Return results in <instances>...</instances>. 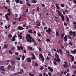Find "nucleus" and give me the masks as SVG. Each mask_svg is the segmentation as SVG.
Returning <instances> with one entry per match:
<instances>
[{
    "label": "nucleus",
    "instance_id": "aec40b11",
    "mask_svg": "<svg viewBox=\"0 0 76 76\" xmlns=\"http://www.w3.org/2000/svg\"><path fill=\"white\" fill-rule=\"evenodd\" d=\"M32 56L33 57H31V58L33 60H35V55L34 54H32Z\"/></svg>",
    "mask_w": 76,
    "mask_h": 76
},
{
    "label": "nucleus",
    "instance_id": "c03bdc74",
    "mask_svg": "<svg viewBox=\"0 0 76 76\" xmlns=\"http://www.w3.org/2000/svg\"><path fill=\"white\" fill-rule=\"evenodd\" d=\"M10 65H9L8 66V69H10Z\"/></svg>",
    "mask_w": 76,
    "mask_h": 76
},
{
    "label": "nucleus",
    "instance_id": "37998d69",
    "mask_svg": "<svg viewBox=\"0 0 76 76\" xmlns=\"http://www.w3.org/2000/svg\"><path fill=\"white\" fill-rule=\"evenodd\" d=\"M16 58V59H17V60H20V58L18 57V58Z\"/></svg>",
    "mask_w": 76,
    "mask_h": 76
},
{
    "label": "nucleus",
    "instance_id": "c85d7f7f",
    "mask_svg": "<svg viewBox=\"0 0 76 76\" xmlns=\"http://www.w3.org/2000/svg\"><path fill=\"white\" fill-rule=\"evenodd\" d=\"M59 51L60 52V54H63V52H62L61 50L59 49Z\"/></svg>",
    "mask_w": 76,
    "mask_h": 76
},
{
    "label": "nucleus",
    "instance_id": "c756f323",
    "mask_svg": "<svg viewBox=\"0 0 76 76\" xmlns=\"http://www.w3.org/2000/svg\"><path fill=\"white\" fill-rule=\"evenodd\" d=\"M24 59H25V56L23 55L22 56V60H24Z\"/></svg>",
    "mask_w": 76,
    "mask_h": 76
},
{
    "label": "nucleus",
    "instance_id": "412c9836",
    "mask_svg": "<svg viewBox=\"0 0 76 76\" xmlns=\"http://www.w3.org/2000/svg\"><path fill=\"white\" fill-rule=\"evenodd\" d=\"M28 32L29 33H30V34H32V30L31 29L28 30Z\"/></svg>",
    "mask_w": 76,
    "mask_h": 76
},
{
    "label": "nucleus",
    "instance_id": "49530a36",
    "mask_svg": "<svg viewBox=\"0 0 76 76\" xmlns=\"http://www.w3.org/2000/svg\"><path fill=\"white\" fill-rule=\"evenodd\" d=\"M26 4L28 5V6H30V4H28V3H26Z\"/></svg>",
    "mask_w": 76,
    "mask_h": 76
},
{
    "label": "nucleus",
    "instance_id": "79ce46f5",
    "mask_svg": "<svg viewBox=\"0 0 76 76\" xmlns=\"http://www.w3.org/2000/svg\"><path fill=\"white\" fill-rule=\"evenodd\" d=\"M69 45L72 46V43L71 42H69Z\"/></svg>",
    "mask_w": 76,
    "mask_h": 76
},
{
    "label": "nucleus",
    "instance_id": "603ef678",
    "mask_svg": "<svg viewBox=\"0 0 76 76\" xmlns=\"http://www.w3.org/2000/svg\"><path fill=\"white\" fill-rule=\"evenodd\" d=\"M28 11H29V10L28 9L26 10V13H28Z\"/></svg>",
    "mask_w": 76,
    "mask_h": 76
},
{
    "label": "nucleus",
    "instance_id": "a18cd8bd",
    "mask_svg": "<svg viewBox=\"0 0 76 76\" xmlns=\"http://www.w3.org/2000/svg\"><path fill=\"white\" fill-rule=\"evenodd\" d=\"M66 53H67V54H69L70 53V52H69L68 50L66 51Z\"/></svg>",
    "mask_w": 76,
    "mask_h": 76
},
{
    "label": "nucleus",
    "instance_id": "7ed1b4c3",
    "mask_svg": "<svg viewBox=\"0 0 76 76\" xmlns=\"http://www.w3.org/2000/svg\"><path fill=\"white\" fill-rule=\"evenodd\" d=\"M58 13V15L59 16H61L63 21H64V16L62 14H61V12H60V11L58 10H57Z\"/></svg>",
    "mask_w": 76,
    "mask_h": 76
},
{
    "label": "nucleus",
    "instance_id": "0eeeda50",
    "mask_svg": "<svg viewBox=\"0 0 76 76\" xmlns=\"http://www.w3.org/2000/svg\"><path fill=\"white\" fill-rule=\"evenodd\" d=\"M17 49L18 50H20V48L22 50H23V47L22 46H21L20 47V46H17Z\"/></svg>",
    "mask_w": 76,
    "mask_h": 76
},
{
    "label": "nucleus",
    "instance_id": "f8f14e48",
    "mask_svg": "<svg viewBox=\"0 0 76 76\" xmlns=\"http://www.w3.org/2000/svg\"><path fill=\"white\" fill-rule=\"evenodd\" d=\"M18 28L19 30H22L23 29H24V28L21 26H19L18 27Z\"/></svg>",
    "mask_w": 76,
    "mask_h": 76
},
{
    "label": "nucleus",
    "instance_id": "680f3d73",
    "mask_svg": "<svg viewBox=\"0 0 76 76\" xmlns=\"http://www.w3.org/2000/svg\"><path fill=\"white\" fill-rule=\"evenodd\" d=\"M74 29H76V25H74Z\"/></svg>",
    "mask_w": 76,
    "mask_h": 76
},
{
    "label": "nucleus",
    "instance_id": "864d4df0",
    "mask_svg": "<svg viewBox=\"0 0 76 76\" xmlns=\"http://www.w3.org/2000/svg\"><path fill=\"white\" fill-rule=\"evenodd\" d=\"M68 38L69 39H71V38H71V37H70V36H68Z\"/></svg>",
    "mask_w": 76,
    "mask_h": 76
},
{
    "label": "nucleus",
    "instance_id": "7c9ffc66",
    "mask_svg": "<svg viewBox=\"0 0 76 76\" xmlns=\"http://www.w3.org/2000/svg\"><path fill=\"white\" fill-rule=\"evenodd\" d=\"M29 75H30V76H34V75L32 74L31 73H29Z\"/></svg>",
    "mask_w": 76,
    "mask_h": 76
},
{
    "label": "nucleus",
    "instance_id": "f704fd0d",
    "mask_svg": "<svg viewBox=\"0 0 76 76\" xmlns=\"http://www.w3.org/2000/svg\"><path fill=\"white\" fill-rule=\"evenodd\" d=\"M15 63L14 61H13L11 62L12 65H13L15 64Z\"/></svg>",
    "mask_w": 76,
    "mask_h": 76
},
{
    "label": "nucleus",
    "instance_id": "052dcab7",
    "mask_svg": "<svg viewBox=\"0 0 76 76\" xmlns=\"http://www.w3.org/2000/svg\"><path fill=\"white\" fill-rule=\"evenodd\" d=\"M64 25H65V26H66V25H67V24H66V22H64Z\"/></svg>",
    "mask_w": 76,
    "mask_h": 76
},
{
    "label": "nucleus",
    "instance_id": "6ab92c4d",
    "mask_svg": "<svg viewBox=\"0 0 76 76\" xmlns=\"http://www.w3.org/2000/svg\"><path fill=\"white\" fill-rule=\"evenodd\" d=\"M56 7H57V8L59 10H60V7H59V5L56 4Z\"/></svg>",
    "mask_w": 76,
    "mask_h": 76
},
{
    "label": "nucleus",
    "instance_id": "f3484780",
    "mask_svg": "<svg viewBox=\"0 0 76 76\" xmlns=\"http://www.w3.org/2000/svg\"><path fill=\"white\" fill-rule=\"evenodd\" d=\"M66 21H67V22H69V18L67 16H66Z\"/></svg>",
    "mask_w": 76,
    "mask_h": 76
},
{
    "label": "nucleus",
    "instance_id": "c9c22d12",
    "mask_svg": "<svg viewBox=\"0 0 76 76\" xmlns=\"http://www.w3.org/2000/svg\"><path fill=\"white\" fill-rule=\"evenodd\" d=\"M37 11H39V7H37Z\"/></svg>",
    "mask_w": 76,
    "mask_h": 76
},
{
    "label": "nucleus",
    "instance_id": "a211bd4d",
    "mask_svg": "<svg viewBox=\"0 0 76 76\" xmlns=\"http://www.w3.org/2000/svg\"><path fill=\"white\" fill-rule=\"evenodd\" d=\"M27 61L28 63H30L31 61V59L30 58H27Z\"/></svg>",
    "mask_w": 76,
    "mask_h": 76
},
{
    "label": "nucleus",
    "instance_id": "bb28decb",
    "mask_svg": "<svg viewBox=\"0 0 76 76\" xmlns=\"http://www.w3.org/2000/svg\"><path fill=\"white\" fill-rule=\"evenodd\" d=\"M71 53H72V54H75L76 53L75 51V50H74V51H71Z\"/></svg>",
    "mask_w": 76,
    "mask_h": 76
},
{
    "label": "nucleus",
    "instance_id": "58836bf2",
    "mask_svg": "<svg viewBox=\"0 0 76 76\" xmlns=\"http://www.w3.org/2000/svg\"><path fill=\"white\" fill-rule=\"evenodd\" d=\"M44 69V67L43 66H42L40 67V70H43Z\"/></svg>",
    "mask_w": 76,
    "mask_h": 76
},
{
    "label": "nucleus",
    "instance_id": "f257e3e1",
    "mask_svg": "<svg viewBox=\"0 0 76 76\" xmlns=\"http://www.w3.org/2000/svg\"><path fill=\"white\" fill-rule=\"evenodd\" d=\"M26 39L27 41L28 42H35V40L32 39V37H31L29 34H28L26 35Z\"/></svg>",
    "mask_w": 76,
    "mask_h": 76
},
{
    "label": "nucleus",
    "instance_id": "13d9d810",
    "mask_svg": "<svg viewBox=\"0 0 76 76\" xmlns=\"http://www.w3.org/2000/svg\"><path fill=\"white\" fill-rule=\"evenodd\" d=\"M35 65L36 66H38V64H37V63H36L35 64Z\"/></svg>",
    "mask_w": 76,
    "mask_h": 76
},
{
    "label": "nucleus",
    "instance_id": "4be33fe9",
    "mask_svg": "<svg viewBox=\"0 0 76 76\" xmlns=\"http://www.w3.org/2000/svg\"><path fill=\"white\" fill-rule=\"evenodd\" d=\"M8 47L7 45H5L4 46V48H6Z\"/></svg>",
    "mask_w": 76,
    "mask_h": 76
},
{
    "label": "nucleus",
    "instance_id": "8fccbe9b",
    "mask_svg": "<svg viewBox=\"0 0 76 76\" xmlns=\"http://www.w3.org/2000/svg\"><path fill=\"white\" fill-rule=\"evenodd\" d=\"M48 75H49V76H51V73H49Z\"/></svg>",
    "mask_w": 76,
    "mask_h": 76
},
{
    "label": "nucleus",
    "instance_id": "09e8293b",
    "mask_svg": "<svg viewBox=\"0 0 76 76\" xmlns=\"http://www.w3.org/2000/svg\"><path fill=\"white\" fill-rule=\"evenodd\" d=\"M69 34L70 35H71L72 34V31L69 32Z\"/></svg>",
    "mask_w": 76,
    "mask_h": 76
},
{
    "label": "nucleus",
    "instance_id": "423d86ee",
    "mask_svg": "<svg viewBox=\"0 0 76 76\" xmlns=\"http://www.w3.org/2000/svg\"><path fill=\"white\" fill-rule=\"evenodd\" d=\"M0 70H2L3 72L5 71V69H4L3 66H1L0 67Z\"/></svg>",
    "mask_w": 76,
    "mask_h": 76
},
{
    "label": "nucleus",
    "instance_id": "9d476101",
    "mask_svg": "<svg viewBox=\"0 0 76 76\" xmlns=\"http://www.w3.org/2000/svg\"><path fill=\"white\" fill-rule=\"evenodd\" d=\"M68 56H70V57H72V59L71 61H72V62L74 60V57H73V56L71 55H68Z\"/></svg>",
    "mask_w": 76,
    "mask_h": 76
},
{
    "label": "nucleus",
    "instance_id": "e433bc0d",
    "mask_svg": "<svg viewBox=\"0 0 76 76\" xmlns=\"http://www.w3.org/2000/svg\"><path fill=\"white\" fill-rule=\"evenodd\" d=\"M21 18H22V17L21 16H20V17H19L18 18V20L19 21H20V19H21Z\"/></svg>",
    "mask_w": 76,
    "mask_h": 76
},
{
    "label": "nucleus",
    "instance_id": "2eb2a0df",
    "mask_svg": "<svg viewBox=\"0 0 76 76\" xmlns=\"http://www.w3.org/2000/svg\"><path fill=\"white\" fill-rule=\"evenodd\" d=\"M48 69H49V70H50V71H51V72H52L53 71L52 68H51V67H50L48 66Z\"/></svg>",
    "mask_w": 76,
    "mask_h": 76
},
{
    "label": "nucleus",
    "instance_id": "473e14b6",
    "mask_svg": "<svg viewBox=\"0 0 76 76\" xmlns=\"http://www.w3.org/2000/svg\"><path fill=\"white\" fill-rule=\"evenodd\" d=\"M73 35H74V37H75V35H76V33L75 32H74L72 33Z\"/></svg>",
    "mask_w": 76,
    "mask_h": 76
},
{
    "label": "nucleus",
    "instance_id": "5fc2aeb1",
    "mask_svg": "<svg viewBox=\"0 0 76 76\" xmlns=\"http://www.w3.org/2000/svg\"><path fill=\"white\" fill-rule=\"evenodd\" d=\"M61 7H64V4H62L61 5Z\"/></svg>",
    "mask_w": 76,
    "mask_h": 76
},
{
    "label": "nucleus",
    "instance_id": "338daca9",
    "mask_svg": "<svg viewBox=\"0 0 76 76\" xmlns=\"http://www.w3.org/2000/svg\"><path fill=\"white\" fill-rule=\"evenodd\" d=\"M47 59L48 60H50V58H49V57L47 56Z\"/></svg>",
    "mask_w": 76,
    "mask_h": 76
},
{
    "label": "nucleus",
    "instance_id": "e2e57ef3",
    "mask_svg": "<svg viewBox=\"0 0 76 76\" xmlns=\"http://www.w3.org/2000/svg\"><path fill=\"white\" fill-rule=\"evenodd\" d=\"M15 54H16V55H17V56L18 55V53L17 52H15Z\"/></svg>",
    "mask_w": 76,
    "mask_h": 76
},
{
    "label": "nucleus",
    "instance_id": "393cba45",
    "mask_svg": "<svg viewBox=\"0 0 76 76\" xmlns=\"http://www.w3.org/2000/svg\"><path fill=\"white\" fill-rule=\"evenodd\" d=\"M32 3H37V1L35 0H33Z\"/></svg>",
    "mask_w": 76,
    "mask_h": 76
},
{
    "label": "nucleus",
    "instance_id": "4c0bfd02",
    "mask_svg": "<svg viewBox=\"0 0 76 76\" xmlns=\"http://www.w3.org/2000/svg\"><path fill=\"white\" fill-rule=\"evenodd\" d=\"M48 75V74H47L46 73H44L43 74V76H46V75Z\"/></svg>",
    "mask_w": 76,
    "mask_h": 76
},
{
    "label": "nucleus",
    "instance_id": "6e6552de",
    "mask_svg": "<svg viewBox=\"0 0 76 76\" xmlns=\"http://www.w3.org/2000/svg\"><path fill=\"white\" fill-rule=\"evenodd\" d=\"M39 56L40 57V58H42V61H43V62H44V58L43 57V56L42 54H40Z\"/></svg>",
    "mask_w": 76,
    "mask_h": 76
},
{
    "label": "nucleus",
    "instance_id": "69168bd1",
    "mask_svg": "<svg viewBox=\"0 0 76 76\" xmlns=\"http://www.w3.org/2000/svg\"><path fill=\"white\" fill-rule=\"evenodd\" d=\"M39 51H41V48H39Z\"/></svg>",
    "mask_w": 76,
    "mask_h": 76
},
{
    "label": "nucleus",
    "instance_id": "ddd939ff",
    "mask_svg": "<svg viewBox=\"0 0 76 76\" xmlns=\"http://www.w3.org/2000/svg\"><path fill=\"white\" fill-rule=\"evenodd\" d=\"M52 30H51V29L50 28H48V30H46V32H51Z\"/></svg>",
    "mask_w": 76,
    "mask_h": 76
},
{
    "label": "nucleus",
    "instance_id": "0e129e2a",
    "mask_svg": "<svg viewBox=\"0 0 76 76\" xmlns=\"http://www.w3.org/2000/svg\"><path fill=\"white\" fill-rule=\"evenodd\" d=\"M14 49H15V48H12L11 49V50L13 51Z\"/></svg>",
    "mask_w": 76,
    "mask_h": 76
},
{
    "label": "nucleus",
    "instance_id": "a878e982",
    "mask_svg": "<svg viewBox=\"0 0 76 76\" xmlns=\"http://www.w3.org/2000/svg\"><path fill=\"white\" fill-rule=\"evenodd\" d=\"M64 36V34L63 33L61 35V38H63Z\"/></svg>",
    "mask_w": 76,
    "mask_h": 76
},
{
    "label": "nucleus",
    "instance_id": "2f4dec72",
    "mask_svg": "<svg viewBox=\"0 0 76 76\" xmlns=\"http://www.w3.org/2000/svg\"><path fill=\"white\" fill-rule=\"evenodd\" d=\"M15 1L17 3H19V0H16Z\"/></svg>",
    "mask_w": 76,
    "mask_h": 76
},
{
    "label": "nucleus",
    "instance_id": "9b49d317",
    "mask_svg": "<svg viewBox=\"0 0 76 76\" xmlns=\"http://www.w3.org/2000/svg\"><path fill=\"white\" fill-rule=\"evenodd\" d=\"M22 34V33H20V34H18V37H19L20 39H22V36L21 35Z\"/></svg>",
    "mask_w": 76,
    "mask_h": 76
},
{
    "label": "nucleus",
    "instance_id": "bf43d9fd",
    "mask_svg": "<svg viewBox=\"0 0 76 76\" xmlns=\"http://www.w3.org/2000/svg\"><path fill=\"white\" fill-rule=\"evenodd\" d=\"M33 32L34 33V34H36V31H33Z\"/></svg>",
    "mask_w": 76,
    "mask_h": 76
},
{
    "label": "nucleus",
    "instance_id": "4d7b16f0",
    "mask_svg": "<svg viewBox=\"0 0 76 76\" xmlns=\"http://www.w3.org/2000/svg\"><path fill=\"white\" fill-rule=\"evenodd\" d=\"M44 29H47V28L46 27H44Z\"/></svg>",
    "mask_w": 76,
    "mask_h": 76
},
{
    "label": "nucleus",
    "instance_id": "cd10ccee",
    "mask_svg": "<svg viewBox=\"0 0 76 76\" xmlns=\"http://www.w3.org/2000/svg\"><path fill=\"white\" fill-rule=\"evenodd\" d=\"M8 37L9 38H11L12 37V35L11 34H9L8 35Z\"/></svg>",
    "mask_w": 76,
    "mask_h": 76
},
{
    "label": "nucleus",
    "instance_id": "6e6d98bb",
    "mask_svg": "<svg viewBox=\"0 0 76 76\" xmlns=\"http://www.w3.org/2000/svg\"><path fill=\"white\" fill-rule=\"evenodd\" d=\"M23 27H24V28H25V26H26V25L25 24H24L23 25Z\"/></svg>",
    "mask_w": 76,
    "mask_h": 76
},
{
    "label": "nucleus",
    "instance_id": "dca6fc26",
    "mask_svg": "<svg viewBox=\"0 0 76 76\" xmlns=\"http://www.w3.org/2000/svg\"><path fill=\"white\" fill-rule=\"evenodd\" d=\"M64 40L66 41H67V37L66 35H65L64 37Z\"/></svg>",
    "mask_w": 76,
    "mask_h": 76
},
{
    "label": "nucleus",
    "instance_id": "5701e85b",
    "mask_svg": "<svg viewBox=\"0 0 76 76\" xmlns=\"http://www.w3.org/2000/svg\"><path fill=\"white\" fill-rule=\"evenodd\" d=\"M56 34L57 37H58L59 36V33L57 31H56Z\"/></svg>",
    "mask_w": 76,
    "mask_h": 76
},
{
    "label": "nucleus",
    "instance_id": "774afa93",
    "mask_svg": "<svg viewBox=\"0 0 76 76\" xmlns=\"http://www.w3.org/2000/svg\"><path fill=\"white\" fill-rule=\"evenodd\" d=\"M74 73L75 75H76V71H74Z\"/></svg>",
    "mask_w": 76,
    "mask_h": 76
},
{
    "label": "nucleus",
    "instance_id": "f03ea898",
    "mask_svg": "<svg viewBox=\"0 0 76 76\" xmlns=\"http://www.w3.org/2000/svg\"><path fill=\"white\" fill-rule=\"evenodd\" d=\"M55 56L57 58L56 60V59L55 58L54 59L55 61H56L57 62L58 61V62H60V59H59V57H58V54H57V53H56Z\"/></svg>",
    "mask_w": 76,
    "mask_h": 76
},
{
    "label": "nucleus",
    "instance_id": "ea45409f",
    "mask_svg": "<svg viewBox=\"0 0 76 76\" xmlns=\"http://www.w3.org/2000/svg\"><path fill=\"white\" fill-rule=\"evenodd\" d=\"M20 3L21 4H23V3L22 2V1H21V0H20Z\"/></svg>",
    "mask_w": 76,
    "mask_h": 76
},
{
    "label": "nucleus",
    "instance_id": "1a4fd4ad",
    "mask_svg": "<svg viewBox=\"0 0 76 76\" xmlns=\"http://www.w3.org/2000/svg\"><path fill=\"white\" fill-rule=\"evenodd\" d=\"M17 36H16V34H15L14 36H13V38L12 40V41H15V38H17Z\"/></svg>",
    "mask_w": 76,
    "mask_h": 76
},
{
    "label": "nucleus",
    "instance_id": "4468645a",
    "mask_svg": "<svg viewBox=\"0 0 76 76\" xmlns=\"http://www.w3.org/2000/svg\"><path fill=\"white\" fill-rule=\"evenodd\" d=\"M36 25H37V26H41V24H40V22L38 21H37L36 22Z\"/></svg>",
    "mask_w": 76,
    "mask_h": 76
},
{
    "label": "nucleus",
    "instance_id": "72a5a7b5",
    "mask_svg": "<svg viewBox=\"0 0 76 76\" xmlns=\"http://www.w3.org/2000/svg\"><path fill=\"white\" fill-rule=\"evenodd\" d=\"M46 41L48 42H50V40L49 39L47 38L46 39Z\"/></svg>",
    "mask_w": 76,
    "mask_h": 76
},
{
    "label": "nucleus",
    "instance_id": "de8ad7c7",
    "mask_svg": "<svg viewBox=\"0 0 76 76\" xmlns=\"http://www.w3.org/2000/svg\"><path fill=\"white\" fill-rule=\"evenodd\" d=\"M9 53L11 54H12V52H11V51L10 50L9 51Z\"/></svg>",
    "mask_w": 76,
    "mask_h": 76
},
{
    "label": "nucleus",
    "instance_id": "b1692460",
    "mask_svg": "<svg viewBox=\"0 0 76 76\" xmlns=\"http://www.w3.org/2000/svg\"><path fill=\"white\" fill-rule=\"evenodd\" d=\"M28 48H29V49H30V50H32V47H30V46H28L27 47Z\"/></svg>",
    "mask_w": 76,
    "mask_h": 76
},
{
    "label": "nucleus",
    "instance_id": "3c124183",
    "mask_svg": "<svg viewBox=\"0 0 76 76\" xmlns=\"http://www.w3.org/2000/svg\"><path fill=\"white\" fill-rule=\"evenodd\" d=\"M53 63H54V64H55V65H57V63H56V62L55 61H54Z\"/></svg>",
    "mask_w": 76,
    "mask_h": 76
},
{
    "label": "nucleus",
    "instance_id": "20e7f679",
    "mask_svg": "<svg viewBox=\"0 0 76 76\" xmlns=\"http://www.w3.org/2000/svg\"><path fill=\"white\" fill-rule=\"evenodd\" d=\"M10 13L9 12L7 13V14H6L5 15V16L6 17V18L7 21H9V18L8 17V16H10ZM8 15V16H7Z\"/></svg>",
    "mask_w": 76,
    "mask_h": 76
},
{
    "label": "nucleus",
    "instance_id": "a19ab883",
    "mask_svg": "<svg viewBox=\"0 0 76 76\" xmlns=\"http://www.w3.org/2000/svg\"><path fill=\"white\" fill-rule=\"evenodd\" d=\"M10 61L9 60H6V62H10Z\"/></svg>",
    "mask_w": 76,
    "mask_h": 76
},
{
    "label": "nucleus",
    "instance_id": "39448f33",
    "mask_svg": "<svg viewBox=\"0 0 76 76\" xmlns=\"http://www.w3.org/2000/svg\"><path fill=\"white\" fill-rule=\"evenodd\" d=\"M65 64L63 65V66L64 68H67V67H69V65L67 64V62H64Z\"/></svg>",
    "mask_w": 76,
    "mask_h": 76
}]
</instances>
